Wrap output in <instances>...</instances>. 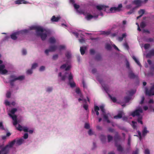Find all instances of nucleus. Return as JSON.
<instances>
[{
    "label": "nucleus",
    "instance_id": "7ed1b4c3",
    "mask_svg": "<svg viewBox=\"0 0 154 154\" xmlns=\"http://www.w3.org/2000/svg\"><path fill=\"white\" fill-rule=\"evenodd\" d=\"M25 76L24 75H20L17 78L15 79H13L9 81V83L12 86H13L14 85V82L17 80H19L20 81H22L24 79Z\"/></svg>",
    "mask_w": 154,
    "mask_h": 154
},
{
    "label": "nucleus",
    "instance_id": "5fc2aeb1",
    "mask_svg": "<svg viewBox=\"0 0 154 154\" xmlns=\"http://www.w3.org/2000/svg\"><path fill=\"white\" fill-rule=\"evenodd\" d=\"M5 66L4 64H2L0 65V72L2 71L5 68Z\"/></svg>",
    "mask_w": 154,
    "mask_h": 154
},
{
    "label": "nucleus",
    "instance_id": "393cba45",
    "mask_svg": "<svg viewBox=\"0 0 154 154\" xmlns=\"http://www.w3.org/2000/svg\"><path fill=\"white\" fill-rule=\"evenodd\" d=\"M98 17V16L97 15L96 16H94L93 15H92L91 14H88L87 15V17H86L87 20H89L92 19L93 18H94V17H96V18H97Z\"/></svg>",
    "mask_w": 154,
    "mask_h": 154
},
{
    "label": "nucleus",
    "instance_id": "2f4dec72",
    "mask_svg": "<svg viewBox=\"0 0 154 154\" xmlns=\"http://www.w3.org/2000/svg\"><path fill=\"white\" fill-rule=\"evenodd\" d=\"M132 124V126L133 129H135L137 127V122L134 121H132L131 122Z\"/></svg>",
    "mask_w": 154,
    "mask_h": 154
},
{
    "label": "nucleus",
    "instance_id": "f03ea898",
    "mask_svg": "<svg viewBox=\"0 0 154 154\" xmlns=\"http://www.w3.org/2000/svg\"><path fill=\"white\" fill-rule=\"evenodd\" d=\"M29 29L30 30H35V35L38 32H44L43 29L40 26H33L30 27Z\"/></svg>",
    "mask_w": 154,
    "mask_h": 154
},
{
    "label": "nucleus",
    "instance_id": "72a5a7b5",
    "mask_svg": "<svg viewBox=\"0 0 154 154\" xmlns=\"http://www.w3.org/2000/svg\"><path fill=\"white\" fill-rule=\"evenodd\" d=\"M137 8V7H135L131 9L129 11L127 12L128 14H131Z\"/></svg>",
    "mask_w": 154,
    "mask_h": 154
},
{
    "label": "nucleus",
    "instance_id": "423d86ee",
    "mask_svg": "<svg viewBox=\"0 0 154 154\" xmlns=\"http://www.w3.org/2000/svg\"><path fill=\"white\" fill-rule=\"evenodd\" d=\"M143 112V110L141 108H139L135 110V111L131 113V115L134 117L136 116H140V113Z\"/></svg>",
    "mask_w": 154,
    "mask_h": 154
},
{
    "label": "nucleus",
    "instance_id": "c9c22d12",
    "mask_svg": "<svg viewBox=\"0 0 154 154\" xmlns=\"http://www.w3.org/2000/svg\"><path fill=\"white\" fill-rule=\"evenodd\" d=\"M133 58L134 60L135 61L136 63L137 64V65H139L140 66H141V64H140V62L138 60H137V59H136V58L135 57H133Z\"/></svg>",
    "mask_w": 154,
    "mask_h": 154
},
{
    "label": "nucleus",
    "instance_id": "774afa93",
    "mask_svg": "<svg viewBox=\"0 0 154 154\" xmlns=\"http://www.w3.org/2000/svg\"><path fill=\"white\" fill-rule=\"evenodd\" d=\"M138 149H137L135 151H133L132 154H138Z\"/></svg>",
    "mask_w": 154,
    "mask_h": 154
},
{
    "label": "nucleus",
    "instance_id": "f8f14e48",
    "mask_svg": "<svg viewBox=\"0 0 154 154\" xmlns=\"http://www.w3.org/2000/svg\"><path fill=\"white\" fill-rule=\"evenodd\" d=\"M153 56H154V49H152L146 54V57H147L150 58Z\"/></svg>",
    "mask_w": 154,
    "mask_h": 154
},
{
    "label": "nucleus",
    "instance_id": "1a4fd4ad",
    "mask_svg": "<svg viewBox=\"0 0 154 154\" xmlns=\"http://www.w3.org/2000/svg\"><path fill=\"white\" fill-rule=\"evenodd\" d=\"M134 4L137 5V8L141 6L142 3V1L140 0H134L132 2Z\"/></svg>",
    "mask_w": 154,
    "mask_h": 154
},
{
    "label": "nucleus",
    "instance_id": "680f3d73",
    "mask_svg": "<svg viewBox=\"0 0 154 154\" xmlns=\"http://www.w3.org/2000/svg\"><path fill=\"white\" fill-rule=\"evenodd\" d=\"M154 41V40L152 38H149L147 39L146 42H151Z\"/></svg>",
    "mask_w": 154,
    "mask_h": 154
},
{
    "label": "nucleus",
    "instance_id": "3c124183",
    "mask_svg": "<svg viewBox=\"0 0 154 154\" xmlns=\"http://www.w3.org/2000/svg\"><path fill=\"white\" fill-rule=\"evenodd\" d=\"M58 54H56L54 55L52 57V59L53 60H56L58 59Z\"/></svg>",
    "mask_w": 154,
    "mask_h": 154
},
{
    "label": "nucleus",
    "instance_id": "6e6d98bb",
    "mask_svg": "<svg viewBox=\"0 0 154 154\" xmlns=\"http://www.w3.org/2000/svg\"><path fill=\"white\" fill-rule=\"evenodd\" d=\"M11 94L10 92H8L6 94V96L7 97L9 98L11 97Z\"/></svg>",
    "mask_w": 154,
    "mask_h": 154
},
{
    "label": "nucleus",
    "instance_id": "a18cd8bd",
    "mask_svg": "<svg viewBox=\"0 0 154 154\" xmlns=\"http://www.w3.org/2000/svg\"><path fill=\"white\" fill-rule=\"evenodd\" d=\"M17 129L20 131H22L23 130V127L20 124H19L18 127L17 128Z\"/></svg>",
    "mask_w": 154,
    "mask_h": 154
},
{
    "label": "nucleus",
    "instance_id": "79ce46f5",
    "mask_svg": "<svg viewBox=\"0 0 154 154\" xmlns=\"http://www.w3.org/2000/svg\"><path fill=\"white\" fill-rule=\"evenodd\" d=\"M140 27L142 28H144L146 26L145 23L144 22H142L140 24Z\"/></svg>",
    "mask_w": 154,
    "mask_h": 154
},
{
    "label": "nucleus",
    "instance_id": "864d4df0",
    "mask_svg": "<svg viewBox=\"0 0 154 154\" xmlns=\"http://www.w3.org/2000/svg\"><path fill=\"white\" fill-rule=\"evenodd\" d=\"M124 99L126 103L128 102L130 100V99L129 97L127 96L125 97Z\"/></svg>",
    "mask_w": 154,
    "mask_h": 154
},
{
    "label": "nucleus",
    "instance_id": "f3484780",
    "mask_svg": "<svg viewBox=\"0 0 154 154\" xmlns=\"http://www.w3.org/2000/svg\"><path fill=\"white\" fill-rule=\"evenodd\" d=\"M58 76L61 77L60 80L63 81H64L66 78V75H62V73L61 72H60L59 73Z\"/></svg>",
    "mask_w": 154,
    "mask_h": 154
},
{
    "label": "nucleus",
    "instance_id": "603ef678",
    "mask_svg": "<svg viewBox=\"0 0 154 154\" xmlns=\"http://www.w3.org/2000/svg\"><path fill=\"white\" fill-rule=\"evenodd\" d=\"M53 90V88L52 87H48L46 90V91L48 92H51Z\"/></svg>",
    "mask_w": 154,
    "mask_h": 154
},
{
    "label": "nucleus",
    "instance_id": "bf43d9fd",
    "mask_svg": "<svg viewBox=\"0 0 154 154\" xmlns=\"http://www.w3.org/2000/svg\"><path fill=\"white\" fill-rule=\"evenodd\" d=\"M1 72H2V74H5L7 73L8 72V71L7 70L4 69L3 70H2Z\"/></svg>",
    "mask_w": 154,
    "mask_h": 154
},
{
    "label": "nucleus",
    "instance_id": "412c9836",
    "mask_svg": "<svg viewBox=\"0 0 154 154\" xmlns=\"http://www.w3.org/2000/svg\"><path fill=\"white\" fill-rule=\"evenodd\" d=\"M86 49V47H81L80 48V51L81 54L82 55H84L85 53V50Z\"/></svg>",
    "mask_w": 154,
    "mask_h": 154
},
{
    "label": "nucleus",
    "instance_id": "9b49d317",
    "mask_svg": "<svg viewBox=\"0 0 154 154\" xmlns=\"http://www.w3.org/2000/svg\"><path fill=\"white\" fill-rule=\"evenodd\" d=\"M16 4H20L22 3L24 4H27L28 3V2L24 1V0H17L14 2Z\"/></svg>",
    "mask_w": 154,
    "mask_h": 154
},
{
    "label": "nucleus",
    "instance_id": "4c0bfd02",
    "mask_svg": "<svg viewBox=\"0 0 154 154\" xmlns=\"http://www.w3.org/2000/svg\"><path fill=\"white\" fill-rule=\"evenodd\" d=\"M102 57L99 54L97 55L95 58V59L96 60L99 61L101 59Z\"/></svg>",
    "mask_w": 154,
    "mask_h": 154
},
{
    "label": "nucleus",
    "instance_id": "e2e57ef3",
    "mask_svg": "<svg viewBox=\"0 0 154 154\" xmlns=\"http://www.w3.org/2000/svg\"><path fill=\"white\" fill-rule=\"evenodd\" d=\"M126 67L129 69H130L129 63L128 61H127L126 63Z\"/></svg>",
    "mask_w": 154,
    "mask_h": 154
},
{
    "label": "nucleus",
    "instance_id": "052dcab7",
    "mask_svg": "<svg viewBox=\"0 0 154 154\" xmlns=\"http://www.w3.org/2000/svg\"><path fill=\"white\" fill-rule=\"evenodd\" d=\"M142 100L140 102V104H142L144 102V100H145V97L144 96H142L141 97Z\"/></svg>",
    "mask_w": 154,
    "mask_h": 154
},
{
    "label": "nucleus",
    "instance_id": "0e129e2a",
    "mask_svg": "<svg viewBox=\"0 0 154 154\" xmlns=\"http://www.w3.org/2000/svg\"><path fill=\"white\" fill-rule=\"evenodd\" d=\"M90 53L91 54H94L95 53V51L94 49H91L90 51Z\"/></svg>",
    "mask_w": 154,
    "mask_h": 154
},
{
    "label": "nucleus",
    "instance_id": "13d9d810",
    "mask_svg": "<svg viewBox=\"0 0 154 154\" xmlns=\"http://www.w3.org/2000/svg\"><path fill=\"white\" fill-rule=\"evenodd\" d=\"M0 128L2 130H5V128L4 126H3L2 123V122H0Z\"/></svg>",
    "mask_w": 154,
    "mask_h": 154
},
{
    "label": "nucleus",
    "instance_id": "2eb2a0df",
    "mask_svg": "<svg viewBox=\"0 0 154 154\" xmlns=\"http://www.w3.org/2000/svg\"><path fill=\"white\" fill-rule=\"evenodd\" d=\"M57 48V46L55 45H51L49 47V49L51 52L55 51Z\"/></svg>",
    "mask_w": 154,
    "mask_h": 154
},
{
    "label": "nucleus",
    "instance_id": "aec40b11",
    "mask_svg": "<svg viewBox=\"0 0 154 154\" xmlns=\"http://www.w3.org/2000/svg\"><path fill=\"white\" fill-rule=\"evenodd\" d=\"M65 55L67 59H70L71 57V55L70 51H67L65 54Z\"/></svg>",
    "mask_w": 154,
    "mask_h": 154
},
{
    "label": "nucleus",
    "instance_id": "338daca9",
    "mask_svg": "<svg viewBox=\"0 0 154 154\" xmlns=\"http://www.w3.org/2000/svg\"><path fill=\"white\" fill-rule=\"evenodd\" d=\"M28 137V133H25L23 136V137L24 139H27Z\"/></svg>",
    "mask_w": 154,
    "mask_h": 154
},
{
    "label": "nucleus",
    "instance_id": "ea45409f",
    "mask_svg": "<svg viewBox=\"0 0 154 154\" xmlns=\"http://www.w3.org/2000/svg\"><path fill=\"white\" fill-rule=\"evenodd\" d=\"M38 66V64L36 63H35L33 64L32 65L31 69H35Z\"/></svg>",
    "mask_w": 154,
    "mask_h": 154
},
{
    "label": "nucleus",
    "instance_id": "9d476101",
    "mask_svg": "<svg viewBox=\"0 0 154 154\" xmlns=\"http://www.w3.org/2000/svg\"><path fill=\"white\" fill-rule=\"evenodd\" d=\"M137 76L131 70L128 73V77L130 79H134Z\"/></svg>",
    "mask_w": 154,
    "mask_h": 154
},
{
    "label": "nucleus",
    "instance_id": "a211bd4d",
    "mask_svg": "<svg viewBox=\"0 0 154 154\" xmlns=\"http://www.w3.org/2000/svg\"><path fill=\"white\" fill-rule=\"evenodd\" d=\"M122 112L119 113L117 115L115 116H114L113 118L114 119H121L122 117Z\"/></svg>",
    "mask_w": 154,
    "mask_h": 154
},
{
    "label": "nucleus",
    "instance_id": "dca6fc26",
    "mask_svg": "<svg viewBox=\"0 0 154 154\" xmlns=\"http://www.w3.org/2000/svg\"><path fill=\"white\" fill-rule=\"evenodd\" d=\"M60 18L59 17H56L55 16H53L51 19V21L52 22H57L60 19Z\"/></svg>",
    "mask_w": 154,
    "mask_h": 154
},
{
    "label": "nucleus",
    "instance_id": "6ab92c4d",
    "mask_svg": "<svg viewBox=\"0 0 154 154\" xmlns=\"http://www.w3.org/2000/svg\"><path fill=\"white\" fill-rule=\"evenodd\" d=\"M49 42L51 44H54L56 42V40L54 37H52L49 38Z\"/></svg>",
    "mask_w": 154,
    "mask_h": 154
},
{
    "label": "nucleus",
    "instance_id": "473e14b6",
    "mask_svg": "<svg viewBox=\"0 0 154 154\" xmlns=\"http://www.w3.org/2000/svg\"><path fill=\"white\" fill-rule=\"evenodd\" d=\"M142 119V116H139L138 117L137 119V121L138 123H140L141 124H143V122L141 120Z\"/></svg>",
    "mask_w": 154,
    "mask_h": 154
},
{
    "label": "nucleus",
    "instance_id": "c756f323",
    "mask_svg": "<svg viewBox=\"0 0 154 154\" xmlns=\"http://www.w3.org/2000/svg\"><path fill=\"white\" fill-rule=\"evenodd\" d=\"M105 48L108 50H110L112 49V46L111 45L109 44L106 45Z\"/></svg>",
    "mask_w": 154,
    "mask_h": 154
},
{
    "label": "nucleus",
    "instance_id": "b1692460",
    "mask_svg": "<svg viewBox=\"0 0 154 154\" xmlns=\"http://www.w3.org/2000/svg\"><path fill=\"white\" fill-rule=\"evenodd\" d=\"M23 141L24 140L23 139H20L17 140L16 143V144L18 145H20L22 143Z\"/></svg>",
    "mask_w": 154,
    "mask_h": 154
},
{
    "label": "nucleus",
    "instance_id": "6e6552de",
    "mask_svg": "<svg viewBox=\"0 0 154 154\" xmlns=\"http://www.w3.org/2000/svg\"><path fill=\"white\" fill-rule=\"evenodd\" d=\"M42 32H38L36 35L38 36H40L42 40L44 41L47 37V34L46 33H43Z\"/></svg>",
    "mask_w": 154,
    "mask_h": 154
},
{
    "label": "nucleus",
    "instance_id": "de8ad7c7",
    "mask_svg": "<svg viewBox=\"0 0 154 154\" xmlns=\"http://www.w3.org/2000/svg\"><path fill=\"white\" fill-rule=\"evenodd\" d=\"M150 45L149 44H145L144 45V48L145 49H147L149 48Z\"/></svg>",
    "mask_w": 154,
    "mask_h": 154
},
{
    "label": "nucleus",
    "instance_id": "58836bf2",
    "mask_svg": "<svg viewBox=\"0 0 154 154\" xmlns=\"http://www.w3.org/2000/svg\"><path fill=\"white\" fill-rule=\"evenodd\" d=\"M58 49L60 51H61L62 50L64 49L66 46L64 45H60L58 47Z\"/></svg>",
    "mask_w": 154,
    "mask_h": 154
},
{
    "label": "nucleus",
    "instance_id": "c85d7f7f",
    "mask_svg": "<svg viewBox=\"0 0 154 154\" xmlns=\"http://www.w3.org/2000/svg\"><path fill=\"white\" fill-rule=\"evenodd\" d=\"M8 115L9 116L12 118V119L14 121L17 120V116L16 115H14L13 116L10 113L8 114Z\"/></svg>",
    "mask_w": 154,
    "mask_h": 154
},
{
    "label": "nucleus",
    "instance_id": "a878e982",
    "mask_svg": "<svg viewBox=\"0 0 154 154\" xmlns=\"http://www.w3.org/2000/svg\"><path fill=\"white\" fill-rule=\"evenodd\" d=\"M119 140V137L117 135H116L114 136L115 144L116 143L118 144V142Z\"/></svg>",
    "mask_w": 154,
    "mask_h": 154
},
{
    "label": "nucleus",
    "instance_id": "a19ab883",
    "mask_svg": "<svg viewBox=\"0 0 154 154\" xmlns=\"http://www.w3.org/2000/svg\"><path fill=\"white\" fill-rule=\"evenodd\" d=\"M110 31H103L102 32V34L103 35H108L110 34Z\"/></svg>",
    "mask_w": 154,
    "mask_h": 154
},
{
    "label": "nucleus",
    "instance_id": "09e8293b",
    "mask_svg": "<svg viewBox=\"0 0 154 154\" xmlns=\"http://www.w3.org/2000/svg\"><path fill=\"white\" fill-rule=\"evenodd\" d=\"M100 108L103 113H105V109L103 106H100Z\"/></svg>",
    "mask_w": 154,
    "mask_h": 154
},
{
    "label": "nucleus",
    "instance_id": "49530a36",
    "mask_svg": "<svg viewBox=\"0 0 154 154\" xmlns=\"http://www.w3.org/2000/svg\"><path fill=\"white\" fill-rule=\"evenodd\" d=\"M75 92L78 94H81V90L79 88H76L75 90Z\"/></svg>",
    "mask_w": 154,
    "mask_h": 154
},
{
    "label": "nucleus",
    "instance_id": "4468645a",
    "mask_svg": "<svg viewBox=\"0 0 154 154\" xmlns=\"http://www.w3.org/2000/svg\"><path fill=\"white\" fill-rule=\"evenodd\" d=\"M115 146L117 148V150L118 151L122 152L123 151V148L121 145H118L116 143H115Z\"/></svg>",
    "mask_w": 154,
    "mask_h": 154
},
{
    "label": "nucleus",
    "instance_id": "ddd939ff",
    "mask_svg": "<svg viewBox=\"0 0 154 154\" xmlns=\"http://www.w3.org/2000/svg\"><path fill=\"white\" fill-rule=\"evenodd\" d=\"M149 133V131L147 130V128L146 127H145L143 128L142 131V135L143 137H145L147 133Z\"/></svg>",
    "mask_w": 154,
    "mask_h": 154
},
{
    "label": "nucleus",
    "instance_id": "f704fd0d",
    "mask_svg": "<svg viewBox=\"0 0 154 154\" xmlns=\"http://www.w3.org/2000/svg\"><path fill=\"white\" fill-rule=\"evenodd\" d=\"M68 80H69V82H72V81H73V76H72V74L71 72H70V73L69 75V76L68 77Z\"/></svg>",
    "mask_w": 154,
    "mask_h": 154
},
{
    "label": "nucleus",
    "instance_id": "20e7f679",
    "mask_svg": "<svg viewBox=\"0 0 154 154\" xmlns=\"http://www.w3.org/2000/svg\"><path fill=\"white\" fill-rule=\"evenodd\" d=\"M122 4H120L117 7H114L111 8L110 9V11L111 12L113 13L119 12L121 11V8L122 7Z\"/></svg>",
    "mask_w": 154,
    "mask_h": 154
},
{
    "label": "nucleus",
    "instance_id": "7c9ffc66",
    "mask_svg": "<svg viewBox=\"0 0 154 154\" xmlns=\"http://www.w3.org/2000/svg\"><path fill=\"white\" fill-rule=\"evenodd\" d=\"M108 95L113 102L115 103L116 102L117 100L115 97L111 96L109 94H108Z\"/></svg>",
    "mask_w": 154,
    "mask_h": 154
},
{
    "label": "nucleus",
    "instance_id": "37998d69",
    "mask_svg": "<svg viewBox=\"0 0 154 154\" xmlns=\"http://www.w3.org/2000/svg\"><path fill=\"white\" fill-rule=\"evenodd\" d=\"M17 110V109L16 108H14L11 109L10 112L12 114H14Z\"/></svg>",
    "mask_w": 154,
    "mask_h": 154
},
{
    "label": "nucleus",
    "instance_id": "4d7b16f0",
    "mask_svg": "<svg viewBox=\"0 0 154 154\" xmlns=\"http://www.w3.org/2000/svg\"><path fill=\"white\" fill-rule=\"evenodd\" d=\"M32 69H29L28 70L26 71V73L28 74H31L32 73Z\"/></svg>",
    "mask_w": 154,
    "mask_h": 154
},
{
    "label": "nucleus",
    "instance_id": "bb28decb",
    "mask_svg": "<svg viewBox=\"0 0 154 154\" xmlns=\"http://www.w3.org/2000/svg\"><path fill=\"white\" fill-rule=\"evenodd\" d=\"M69 84L71 88H73L76 86V84L73 81L72 82H69Z\"/></svg>",
    "mask_w": 154,
    "mask_h": 154
},
{
    "label": "nucleus",
    "instance_id": "5701e85b",
    "mask_svg": "<svg viewBox=\"0 0 154 154\" xmlns=\"http://www.w3.org/2000/svg\"><path fill=\"white\" fill-rule=\"evenodd\" d=\"M126 36V33H123L122 35V37H118V40L119 42H122L124 38H125Z\"/></svg>",
    "mask_w": 154,
    "mask_h": 154
},
{
    "label": "nucleus",
    "instance_id": "f257e3e1",
    "mask_svg": "<svg viewBox=\"0 0 154 154\" xmlns=\"http://www.w3.org/2000/svg\"><path fill=\"white\" fill-rule=\"evenodd\" d=\"M29 29H25L22 30L18 32H17L12 33L11 35V39L14 40L17 39V37L20 35L29 32Z\"/></svg>",
    "mask_w": 154,
    "mask_h": 154
},
{
    "label": "nucleus",
    "instance_id": "39448f33",
    "mask_svg": "<svg viewBox=\"0 0 154 154\" xmlns=\"http://www.w3.org/2000/svg\"><path fill=\"white\" fill-rule=\"evenodd\" d=\"M16 142V140L15 139L14 140L10 143H9L8 145H7L5 147L2 148V149L1 151H0V154H1V152H4L5 150L8 146H9L10 147H12L14 145Z\"/></svg>",
    "mask_w": 154,
    "mask_h": 154
},
{
    "label": "nucleus",
    "instance_id": "c03bdc74",
    "mask_svg": "<svg viewBox=\"0 0 154 154\" xmlns=\"http://www.w3.org/2000/svg\"><path fill=\"white\" fill-rule=\"evenodd\" d=\"M108 142H110L113 139V137L110 135H109L107 136Z\"/></svg>",
    "mask_w": 154,
    "mask_h": 154
},
{
    "label": "nucleus",
    "instance_id": "cd10ccee",
    "mask_svg": "<svg viewBox=\"0 0 154 154\" xmlns=\"http://www.w3.org/2000/svg\"><path fill=\"white\" fill-rule=\"evenodd\" d=\"M100 139L101 141L103 143H104L105 142L106 137L105 136L103 135H101L100 136Z\"/></svg>",
    "mask_w": 154,
    "mask_h": 154
},
{
    "label": "nucleus",
    "instance_id": "0eeeda50",
    "mask_svg": "<svg viewBox=\"0 0 154 154\" xmlns=\"http://www.w3.org/2000/svg\"><path fill=\"white\" fill-rule=\"evenodd\" d=\"M146 94L149 96L154 95V85H152L149 90L146 89Z\"/></svg>",
    "mask_w": 154,
    "mask_h": 154
},
{
    "label": "nucleus",
    "instance_id": "8fccbe9b",
    "mask_svg": "<svg viewBox=\"0 0 154 154\" xmlns=\"http://www.w3.org/2000/svg\"><path fill=\"white\" fill-rule=\"evenodd\" d=\"M84 128L86 129H89L90 128L89 124L88 123H85V125Z\"/></svg>",
    "mask_w": 154,
    "mask_h": 154
},
{
    "label": "nucleus",
    "instance_id": "69168bd1",
    "mask_svg": "<svg viewBox=\"0 0 154 154\" xmlns=\"http://www.w3.org/2000/svg\"><path fill=\"white\" fill-rule=\"evenodd\" d=\"M45 68V66H42L40 67L39 68V70L40 71H44Z\"/></svg>",
    "mask_w": 154,
    "mask_h": 154
},
{
    "label": "nucleus",
    "instance_id": "e433bc0d",
    "mask_svg": "<svg viewBox=\"0 0 154 154\" xmlns=\"http://www.w3.org/2000/svg\"><path fill=\"white\" fill-rule=\"evenodd\" d=\"M138 14L140 15H142V16L145 13V10L144 9H141L138 12Z\"/></svg>",
    "mask_w": 154,
    "mask_h": 154
},
{
    "label": "nucleus",
    "instance_id": "4be33fe9",
    "mask_svg": "<svg viewBox=\"0 0 154 154\" xmlns=\"http://www.w3.org/2000/svg\"><path fill=\"white\" fill-rule=\"evenodd\" d=\"M106 6L103 5H99L96 6V8L99 10H101L105 9Z\"/></svg>",
    "mask_w": 154,
    "mask_h": 154
}]
</instances>
